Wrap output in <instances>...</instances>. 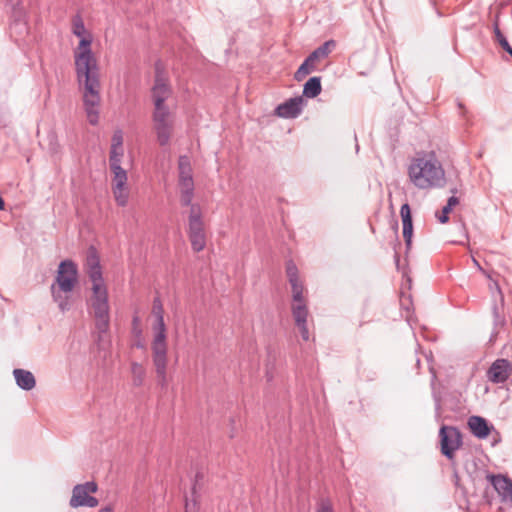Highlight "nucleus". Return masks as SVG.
Listing matches in <instances>:
<instances>
[{"instance_id":"f257e3e1","label":"nucleus","mask_w":512,"mask_h":512,"mask_svg":"<svg viewBox=\"0 0 512 512\" xmlns=\"http://www.w3.org/2000/svg\"><path fill=\"white\" fill-rule=\"evenodd\" d=\"M72 32L80 37L74 51V63L77 82L82 92L84 110L91 125L99 122V105L101 102L100 71L97 59L91 50L92 37L87 33L82 18L77 15L72 21Z\"/></svg>"},{"instance_id":"f03ea898","label":"nucleus","mask_w":512,"mask_h":512,"mask_svg":"<svg viewBox=\"0 0 512 512\" xmlns=\"http://www.w3.org/2000/svg\"><path fill=\"white\" fill-rule=\"evenodd\" d=\"M87 273L92 282L90 307L95 319V327L99 334H104L109 330L110 308L108 292L104 285L99 259L95 252L90 253L87 257ZM100 337L101 335H99Z\"/></svg>"},{"instance_id":"7ed1b4c3","label":"nucleus","mask_w":512,"mask_h":512,"mask_svg":"<svg viewBox=\"0 0 512 512\" xmlns=\"http://www.w3.org/2000/svg\"><path fill=\"white\" fill-rule=\"evenodd\" d=\"M87 273L92 282L90 307L95 319V327L99 334H104L109 330L110 308L108 292L104 285L99 259L95 252L90 253L87 257ZM100 337L101 335H99Z\"/></svg>"},{"instance_id":"20e7f679","label":"nucleus","mask_w":512,"mask_h":512,"mask_svg":"<svg viewBox=\"0 0 512 512\" xmlns=\"http://www.w3.org/2000/svg\"><path fill=\"white\" fill-rule=\"evenodd\" d=\"M410 181L419 189L442 187L445 172L440 162L433 157H418L411 161L408 168Z\"/></svg>"},{"instance_id":"39448f33","label":"nucleus","mask_w":512,"mask_h":512,"mask_svg":"<svg viewBox=\"0 0 512 512\" xmlns=\"http://www.w3.org/2000/svg\"><path fill=\"white\" fill-rule=\"evenodd\" d=\"M77 283V268L70 260L59 264L55 282L51 285L53 300L59 309L65 312L70 309V294Z\"/></svg>"},{"instance_id":"423d86ee","label":"nucleus","mask_w":512,"mask_h":512,"mask_svg":"<svg viewBox=\"0 0 512 512\" xmlns=\"http://www.w3.org/2000/svg\"><path fill=\"white\" fill-rule=\"evenodd\" d=\"M154 338L152 341V360L155 367L158 384L162 388L168 385L167 379V336L164 318L156 319L153 325Z\"/></svg>"},{"instance_id":"0eeeda50","label":"nucleus","mask_w":512,"mask_h":512,"mask_svg":"<svg viewBox=\"0 0 512 512\" xmlns=\"http://www.w3.org/2000/svg\"><path fill=\"white\" fill-rule=\"evenodd\" d=\"M152 122L159 145H168L173 131V118L170 108H154Z\"/></svg>"},{"instance_id":"6e6552de","label":"nucleus","mask_w":512,"mask_h":512,"mask_svg":"<svg viewBox=\"0 0 512 512\" xmlns=\"http://www.w3.org/2000/svg\"><path fill=\"white\" fill-rule=\"evenodd\" d=\"M111 172L113 173L112 192L119 206L128 203L127 172L121 167V159H109Z\"/></svg>"},{"instance_id":"1a4fd4ad","label":"nucleus","mask_w":512,"mask_h":512,"mask_svg":"<svg viewBox=\"0 0 512 512\" xmlns=\"http://www.w3.org/2000/svg\"><path fill=\"white\" fill-rule=\"evenodd\" d=\"M189 239L194 251L200 252L204 249L206 236L199 204L192 205L189 213Z\"/></svg>"},{"instance_id":"9d476101","label":"nucleus","mask_w":512,"mask_h":512,"mask_svg":"<svg viewBox=\"0 0 512 512\" xmlns=\"http://www.w3.org/2000/svg\"><path fill=\"white\" fill-rule=\"evenodd\" d=\"M336 42L334 40H328L316 48L304 62L299 66L295 72L294 78L297 81H301L305 76L313 72L316 68V62L328 57L332 49L335 48Z\"/></svg>"},{"instance_id":"9b49d317","label":"nucleus","mask_w":512,"mask_h":512,"mask_svg":"<svg viewBox=\"0 0 512 512\" xmlns=\"http://www.w3.org/2000/svg\"><path fill=\"white\" fill-rule=\"evenodd\" d=\"M172 96V88L164 77L160 63L155 66V79L151 88V100L154 108H165L166 101Z\"/></svg>"},{"instance_id":"f8f14e48","label":"nucleus","mask_w":512,"mask_h":512,"mask_svg":"<svg viewBox=\"0 0 512 512\" xmlns=\"http://www.w3.org/2000/svg\"><path fill=\"white\" fill-rule=\"evenodd\" d=\"M98 489L97 484L94 481H88L84 484H77L74 486L72 491V497L70 499V506L73 508L78 507H96L98 505V499L91 496V493H95Z\"/></svg>"},{"instance_id":"ddd939ff","label":"nucleus","mask_w":512,"mask_h":512,"mask_svg":"<svg viewBox=\"0 0 512 512\" xmlns=\"http://www.w3.org/2000/svg\"><path fill=\"white\" fill-rule=\"evenodd\" d=\"M441 453L449 460H453L455 452L462 445L460 431L453 426L443 425L439 431Z\"/></svg>"},{"instance_id":"4468645a","label":"nucleus","mask_w":512,"mask_h":512,"mask_svg":"<svg viewBox=\"0 0 512 512\" xmlns=\"http://www.w3.org/2000/svg\"><path fill=\"white\" fill-rule=\"evenodd\" d=\"M512 374V364L509 360L500 358L495 360L487 371V378L494 384L506 382Z\"/></svg>"},{"instance_id":"2eb2a0df","label":"nucleus","mask_w":512,"mask_h":512,"mask_svg":"<svg viewBox=\"0 0 512 512\" xmlns=\"http://www.w3.org/2000/svg\"><path fill=\"white\" fill-rule=\"evenodd\" d=\"M487 479L503 502L512 503V480L507 476L488 474Z\"/></svg>"},{"instance_id":"dca6fc26","label":"nucleus","mask_w":512,"mask_h":512,"mask_svg":"<svg viewBox=\"0 0 512 512\" xmlns=\"http://www.w3.org/2000/svg\"><path fill=\"white\" fill-rule=\"evenodd\" d=\"M304 100L302 96L290 98L276 107V114L282 118H296L303 109Z\"/></svg>"},{"instance_id":"f3484780","label":"nucleus","mask_w":512,"mask_h":512,"mask_svg":"<svg viewBox=\"0 0 512 512\" xmlns=\"http://www.w3.org/2000/svg\"><path fill=\"white\" fill-rule=\"evenodd\" d=\"M292 315L296 326L300 330L301 337L304 341L309 340V331L307 328L308 307L301 305H292Z\"/></svg>"},{"instance_id":"a211bd4d","label":"nucleus","mask_w":512,"mask_h":512,"mask_svg":"<svg viewBox=\"0 0 512 512\" xmlns=\"http://www.w3.org/2000/svg\"><path fill=\"white\" fill-rule=\"evenodd\" d=\"M400 215L403 225V238L405 240L407 248L411 246L412 234H413V223L411 209L408 203H404L400 208Z\"/></svg>"},{"instance_id":"6ab92c4d","label":"nucleus","mask_w":512,"mask_h":512,"mask_svg":"<svg viewBox=\"0 0 512 512\" xmlns=\"http://www.w3.org/2000/svg\"><path fill=\"white\" fill-rule=\"evenodd\" d=\"M468 426L471 433L479 439H484L490 434L491 428L487 420L481 416H470Z\"/></svg>"},{"instance_id":"aec40b11","label":"nucleus","mask_w":512,"mask_h":512,"mask_svg":"<svg viewBox=\"0 0 512 512\" xmlns=\"http://www.w3.org/2000/svg\"><path fill=\"white\" fill-rule=\"evenodd\" d=\"M13 376L19 388L25 391H30L36 386V380L32 372L16 368L13 370Z\"/></svg>"},{"instance_id":"412c9836","label":"nucleus","mask_w":512,"mask_h":512,"mask_svg":"<svg viewBox=\"0 0 512 512\" xmlns=\"http://www.w3.org/2000/svg\"><path fill=\"white\" fill-rule=\"evenodd\" d=\"M123 153V132L118 129L114 131L111 139L109 159H122Z\"/></svg>"},{"instance_id":"4be33fe9","label":"nucleus","mask_w":512,"mask_h":512,"mask_svg":"<svg viewBox=\"0 0 512 512\" xmlns=\"http://www.w3.org/2000/svg\"><path fill=\"white\" fill-rule=\"evenodd\" d=\"M321 91V78L318 76L311 77L303 86V95L307 98H315Z\"/></svg>"},{"instance_id":"5701e85b","label":"nucleus","mask_w":512,"mask_h":512,"mask_svg":"<svg viewBox=\"0 0 512 512\" xmlns=\"http://www.w3.org/2000/svg\"><path fill=\"white\" fill-rule=\"evenodd\" d=\"M6 5L11 8L12 22L27 21L22 0H6Z\"/></svg>"},{"instance_id":"b1692460","label":"nucleus","mask_w":512,"mask_h":512,"mask_svg":"<svg viewBox=\"0 0 512 512\" xmlns=\"http://www.w3.org/2000/svg\"><path fill=\"white\" fill-rule=\"evenodd\" d=\"M289 283L292 288V299H293L292 305H301L302 304L303 306H307L306 301L303 296L304 287H303V284L301 283L300 279H296V281H290Z\"/></svg>"},{"instance_id":"393cba45","label":"nucleus","mask_w":512,"mask_h":512,"mask_svg":"<svg viewBox=\"0 0 512 512\" xmlns=\"http://www.w3.org/2000/svg\"><path fill=\"white\" fill-rule=\"evenodd\" d=\"M179 180L193 179L192 167L187 156L182 155L178 159Z\"/></svg>"},{"instance_id":"a878e982","label":"nucleus","mask_w":512,"mask_h":512,"mask_svg":"<svg viewBox=\"0 0 512 512\" xmlns=\"http://www.w3.org/2000/svg\"><path fill=\"white\" fill-rule=\"evenodd\" d=\"M131 373H132V381L134 386H141L145 379V369L144 367L137 362H133L131 364Z\"/></svg>"},{"instance_id":"bb28decb","label":"nucleus","mask_w":512,"mask_h":512,"mask_svg":"<svg viewBox=\"0 0 512 512\" xmlns=\"http://www.w3.org/2000/svg\"><path fill=\"white\" fill-rule=\"evenodd\" d=\"M494 34L499 45L512 57V47L506 37L502 34L497 23L494 24Z\"/></svg>"},{"instance_id":"cd10ccee","label":"nucleus","mask_w":512,"mask_h":512,"mask_svg":"<svg viewBox=\"0 0 512 512\" xmlns=\"http://www.w3.org/2000/svg\"><path fill=\"white\" fill-rule=\"evenodd\" d=\"M11 34H16L17 36H23L28 32L27 21L20 22H11L10 24Z\"/></svg>"},{"instance_id":"c85d7f7f","label":"nucleus","mask_w":512,"mask_h":512,"mask_svg":"<svg viewBox=\"0 0 512 512\" xmlns=\"http://www.w3.org/2000/svg\"><path fill=\"white\" fill-rule=\"evenodd\" d=\"M489 289L491 291V294H492V297L494 298V300H496L497 297L499 298L500 305L502 307L504 305V295L502 293L499 283L495 280H491V282L489 284Z\"/></svg>"},{"instance_id":"c756f323","label":"nucleus","mask_w":512,"mask_h":512,"mask_svg":"<svg viewBox=\"0 0 512 512\" xmlns=\"http://www.w3.org/2000/svg\"><path fill=\"white\" fill-rule=\"evenodd\" d=\"M152 314L155 319L164 318V308L159 297H156L153 300Z\"/></svg>"},{"instance_id":"7c9ffc66","label":"nucleus","mask_w":512,"mask_h":512,"mask_svg":"<svg viewBox=\"0 0 512 512\" xmlns=\"http://www.w3.org/2000/svg\"><path fill=\"white\" fill-rule=\"evenodd\" d=\"M286 273H287V277H288L289 282L290 281H296V279H299L298 268H297V266L295 265V263L293 261H288L287 262V264H286Z\"/></svg>"},{"instance_id":"2f4dec72","label":"nucleus","mask_w":512,"mask_h":512,"mask_svg":"<svg viewBox=\"0 0 512 512\" xmlns=\"http://www.w3.org/2000/svg\"><path fill=\"white\" fill-rule=\"evenodd\" d=\"M194 197V192H186V191H180V203L182 206H189L190 208L192 205H195L196 203H192Z\"/></svg>"},{"instance_id":"473e14b6","label":"nucleus","mask_w":512,"mask_h":512,"mask_svg":"<svg viewBox=\"0 0 512 512\" xmlns=\"http://www.w3.org/2000/svg\"><path fill=\"white\" fill-rule=\"evenodd\" d=\"M317 512H334L329 499H321L317 505Z\"/></svg>"},{"instance_id":"72a5a7b5","label":"nucleus","mask_w":512,"mask_h":512,"mask_svg":"<svg viewBox=\"0 0 512 512\" xmlns=\"http://www.w3.org/2000/svg\"><path fill=\"white\" fill-rule=\"evenodd\" d=\"M180 191L194 192V180H179Z\"/></svg>"},{"instance_id":"f704fd0d","label":"nucleus","mask_w":512,"mask_h":512,"mask_svg":"<svg viewBox=\"0 0 512 512\" xmlns=\"http://www.w3.org/2000/svg\"><path fill=\"white\" fill-rule=\"evenodd\" d=\"M493 323H494V331H493L492 336H496L499 332V329L504 327L505 318L502 315L498 316L497 318H494Z\"/></svg>"},{"instance_id":"c9c22d12","label":"nucleus","mask_w":512,"mask_h":512,"mask_svg":"<svg viewBox=\"0 0 512 512\" xmlns=\"http://www.w3.org/2000/svg\"><path fill=\"white\" fill-rule=\"evenodd\" d=\"M451 209L449 207H443L442 208V213L440 216H438V220L440 223L444 224L446 222H448L449 220V217H448V214L450 213Z\"/></svg>"},{"instance_id":"e433bc0d","label":"nucleus","mask_w":512,"mask_h":512,"mask_svg":"<svg viewBox=\"0 0 512 512\" xmlns=\"http://www.w3.org/2000/svg\"><path fill=\"white\" fill-rule=\"evenodd\" d=\"M401 306L407 311V313L409 312V309H410V305L412 304L411 302V298L410 296H404L402 295L401 297Z\"/></svg>"},{"instance_id":"4c0bfd02","label":"nucleus","mask_w":512,"mask_h":512,"mask_svg":"<svg viewBox=\"0 0 512 512\" xmlns=\"http://www.w3.org/2000/svg\"><path fill=\"white\" fill-rule=\"evenodd\" d=\"M459 203V200L457 197L455 196H451L448 201H447V204L445 205V207H449L451 210L452 208L457 205Z\"/></svg>"},{"instance_id":"58836bf2","label":"nucleus","mask_w":512,"mask_h":512,"mask_svg":"<svg viewBox=\"0 0 512 512\" xmlns=\"http://www.w3.org/2000/svg\"><path fill=\"white\" fill-rule=\"evenodd\" d=\"M494 302H496V300H494ZM492 313H493V318H497L498 316H501L500 307L497 303L493 304Z\"/></svg>"},{"instance_id":"ea45409f","label":"nucleus","mask_w":512,"mask_h":512,"mask_svg":"<svg viewBox=\"0 0 512 512\" xmlns=\"http://www.w3.org/2000/svg\"><path fill=\"white\" fill-rule=\"evenodd\" d=\"M459 229L461 230V232H462V234H463L464 238H465L466 240H468V232H467V229H466L465 224H464V223H460V224H459Z\"/></svg>"},{"instance_id":"a19ab883","label":"nucleus","mask_w":512,"mask_h":512,"mask_svg":"<svg viewBox=\"0 0 512 512\" xmlns=\"http://www.w3.org/2000/svg\"><path fill=\"white\" fill-rule=\"evenodd\" d=\"M99 512H112V508L109 506H106L104 508H101Z\"/></svg>"},{"instance_id":"79ce46f5","label":"nucleus","mask_w":512,"mask_h":512,"mask_svg":"<svg viewBox=\"0 0 512 512\" xmlns=\"http://www.w3.org/2000/svg\"><path fill=\"white\" fill-rule=\"evenodd\" d=\"M186 512H192V508H191V504L188 502V500L186 501Z\"/></svg>"},{"instance_id":"37998d69","label":"nucleus","mask_w":512,"mask_h":512,"mask_svg":"<svg viewBox=\"0 0 512 512\" xmlns=\"http://www.w3.org/2000/svg\"><path fill=\"white\" fill-rule=\"evenodd\" d=\"M436 410L440 409V400L435 396Z\"/></svg>"},{"instance_id":"c03bdc74","label":"nucleus","mask_w":512,"mask_h":512,"mask_svg":"<svg viewBox=\"0 0 512 512\" xmlns=\"http://www.w3.org/2000/svg\"><path fill=\"white\" fill-rule=\"evenodd\" d=\"M430 371L432 372V384H433L434 380L436 379V374H435V372L433 371L432 368H430Z\"/></svg>"},{"instance_id":"a18cd8bd","label":"nucleus","mask_w":512,"mask_h":512,"mask_svg":"<svg viewBox=\"0 0 512 512\" xmlns=\"http://www.w3.org/2000/svg\"><path fill=\"white\" fill-rule=\"evenodd\" d=\"M474 265H476L480 270H482L479 262L476 259H473Z\"/></svg>"},{"instance_id":"49530a36","label":"nucleus","mask_w":512,"mask_h":512,"mask_svg":"<svg viewBox=\"0 0 512 512\" xmlns=\"http://www.w3.org/2000/svg\"><path fill=\"white\" fill-rule=\"evenodd\" d=\"M453 243H457L460 245H466V242H464V241H453Z\"/></svg>"},{"instance_id":"de8ad7c7","label":"nucleus","mask_w":512,"mask_h":512,"mask_svg":"<svg viewBox=\"0 0 512 512\" xmlns=\"http://www.w3.org/2000/svg\"><path fill=\"white\" fill-rule=\"evenodd\" d=\"M406 319H407V322L411 325V318L408 314L406 315Z\"/></svg>"},{"instance_id":"09e8293b","label":"nucleus","mask_w":512,"mask_h":512,"mask_svg":"<svg viewBox=\"0 0 512 512\" xmlns=\"http://www.w3.org/2000/svg\"><path fill=\"white\" fill-rule=\"evenodd\" d=\"M416 365L419 366L420 365V359H417L416 360Z\"/></svg>"},{"instance_id":"8fccbe9b","label":"nucleus","mask_w":512,"mask_h":512,"mask_svg":"<svg viewBox=\"0 0 512 512\" xmlns=\"http://www.w3.org/2000/svg\"><path fill=\"white\" fill-rule=\"evenodd\" d=\"M356 151H359V145L356 144Z\"/></svg>"}]
</instances>
